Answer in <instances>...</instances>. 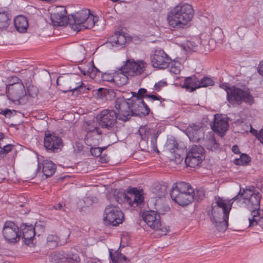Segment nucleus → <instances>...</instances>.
Wrapping results in <instances>:
<instances>
[{
    "label": "nucleus",
    "instance_id": "nucleus-1",
    "mask_svg": "<svg viewBox=\"0 0 263 263\" xmlns=\"http://www.w3.org/2000/svg\"><path fill=\"white\" fill-rule=\"evenodd\" d=\"M115 108L117 111V115L119 120L126 122L129 120L132 116L139 114L140 110L143 107L145 108V115H148L150 111L147 104L140 99H126L124 97L117 98L115 103Z\"/></svg>",
    "mask_w": 263,
    "mask_h": 263
},
{
    "label": "nucleus",
    "instance_id": "nucleus-2",
    "mask_svg": "<svg viewBox=\"0 0 263 263\" xmlns=\"http://www.w3.org/2000/svg\"><path fill=\"white\" fill-rule=\"evenodd\" d=\"M194 16L192 6L187 3H180L168 11L166 20L168 25L174 29L184 28Z\"/></svg>",
    "mask_w": 263,
    "mask_h": 263
},
{
    "label": "nucleus",
    "instance_id": "nucleus-3",
    "mask_svg": "<svg viewBox=\"0 0 263 263\" xmlns=\"http://www.w3.org/2000/svg\"><path fill=\"white\" fill-rule=\"evenodd\" d=\"M241 191V189L238 194L231 199L227 200L228 204L232 206L236 202L239 206H245L251 212L253 210H259L261 195L257 189L252 185L247 186Z\"/></svg>",
    "mask_w": 263,
    "mask_h": 263
},
{
    "label": "nucleus",
    "instance_id": "nucleus-4",
    "mask_svg": "<svg viewBox=\"0 0 263 263\" xmlns=\"http://www.w3.org/2000/svg\"><path fill=\"white\" fill-rule=\"evenodd\" d=\"M231 208L227 200L219 197H215V202L212 206L211 219L218 231L224 232L227 230Z\"/></svg>",
    "mask_w": 263,
    "mask_h": 263
},
{
    "label": "nucleus",
    "instance_id": "nucleus-5",
    "mask_svg": "<svg viewBox=\"0 0 263 263\" xmlns=\"http://www.w3.org/2000/svg\"><path fill=\"white\" fill-rule=\"evenodd\" d=\"M170 196L173 201L183 206L193 201L195 193L189 183L179 182L173 184Z\"/></svg>",
    "mask_w": 263,
    "mask_h": 263
},
{
    "label": "nucleus",
    "instance_id": "nucleus-6",
    "mask_svg": "<svg viewBox=\"0 0 263 263\" xmlns=\"http://www.w3.org/2000/svg\"><path fill=\"white\" fill-rule=\"evenodd\" d=\"M71 16L73 21L70 23L71 28L77 32L92 28L98 20L87 9L76 12Z\"/></svg>",
    "mask_w": 263,
    "mask_h": 263
},
{
    "label": "nucleus",
    "instance_id": "nucleus-7",
    "mask_svg": "<svg viewBox=\"0 0 263 263\" xmlns=\"http://www.w3.org/2000/svg\"><path fill=\"white\" fill-rule=\"evenodd\" d=\"M14 79L15 82L6 85V93L9 99L15 104H24L28 100L25 87L18 78Z\"/></svg>",
    "mask_w": 263,
    "mask_h": 263
},
{
    "label": "nucleus",
    "instance_id": "nucleus-8",
    "mask_svg": "<svg viewBox=\"0 0 263 263\" xmlns=\"http://www.w3.org/2000/svg\"><path fill=\"white\" fill-rule=\"evenodd\" d=\"M227 99L232 105H239L242 102L251 105L254 102L248 89H241L234 86L228 90Z\"/></svg>",
    "mask_w": 263,
    "mask_h": 263
},
{
    "label": "nucleus",
    "instance_id": "nucleus-9",
    "mask_svg": "<svg viewBox=\"0 0 263 263\" xmlns=\"http://www.w3.org/2000/svg\"><path fill=\"white\" fill-rule=\"evenodd\" d=\"M123 219V213L118 206L110 204L105 208L103 216L105 225L117 226L122 223Z\"/></svg>",
    "mask_w": 263,
    "mask_h": 263
},
{
    "label": "nucleus",
    "instance_id": "nucleus-10",
    "mask_svg": "<svg viewBox=\"0 0 263 263\" xmlns=\"http://www.w3.org/2000/svg\"><path fill=\"white\" fill-rule=\"evenodd\" d=\"M118 117L116 112L112 109H105L101 110L97 115L96 120L98 125L103 128L112 129Z\"/></svg>",
    "mask_w": 263,
    "mask_h": 263
},
{
    "label": "nucleus",
    "instance_id": "nucleus-11",
    "mask_svg": "<svg viewBox=\"0 0 263 263\" xmlns=\"http://www.w3.org/2000/svg\"><path fill=\"white\" fill-rule=\"evenodd\" d=\"M205 159V151L200 145L192 146L187 153L185 162L191 167H195L199 165Z\"/></svg>",
    "mask_w": 263,
    "mask_h": 263
},
{
    "label": "nucleus",
    "instance_id": "nucleus-12",
    "mask_svg": "<svg viewBox=\"0 0 263 263\" xmlns=\"http://www.w3.org/2000/svg\"><path fill=\"white\" fill-rule=\"evenodd\" d=\"M2 232L5 241L11 244L18 241L21 235L18 226L11 221H6L4 223Z\"/></svg>",
    "mask_w": 263,
    "mask_h": 263
},
{
    "label": "nucleus",
    "instance_id": "nucleus-13",
    "mask_svg": "<svg viewBox=\"0 0 263 263\" xmlns=\"http://www.w3.org/2000/svg\"><path fill=\"white\" fill-rule=\"evenodd\" d=\"M123 70L130 76H138L142 73L147 67V63L142 60L135 61L128 59L124 62Z\"/></svg>",
    "mask_w": 263,
    "mask_h": 263
},
{
    "label": "nucleus",
    "instance_id": "nucleus-14",
    "mask_svg": "<svg viewBox=\"0 0 263 263\" xmlns=\"http://www.w3.org/2000/svg\"><path fill=\"white\" fill-rule=\"evenodd\" d=\"M151 61L154 67L158 69H165L171 62V58L163 50L158 49L152 52Z\"/></svg>",
    "mask_w": 263,
    "mask_h": 263
},
{
    "label": "nucleus",
    "instance_id": "nucleus-15",
    "mask_svg": "<svg viewBox=\"0 0 263 263\" xmlns=\"http://www.w3.org/2000/svg\"><path fill=\"white\" fill-rule=\"evenodd\" d=\"M49 261L53 263H79L80 258L77 253L69 252L65 253L64 251L53 252L49 255Z\"/></svg>",
    "mask_w": 263,
    "mask_h": 263
},
{
    "label": "nucleus",
    "instance_id": "nucleus-16",
    "mask_svg": "<svg viewBox=\"0 0 263 263\" xmlns=\"http://www.w3.org/2000/svg\"><path fill=\"white\" fill-rule=\"evenodd\" d=\"M63 146V140L61 137L55 134H45L44 147L47 151L53 153L58 152L61 150Z\"/></svg>",
    "mask_w": 263,
    "mask_h": 263
},
{
    "label": "nucleus",
    "instance_id": "nucleus-17",
    "mask_svg": "<svg viewBox=\"0 0 263 263\" xmlns=\"http://www.w3.org/2000/svg\"><path fill=\"white\" fill-rule=\"evenodd\" d=\"M138 133L143 140L151 139V147L154 151L159 152L157 148V140L160 132L154 128H150L148 126H141Z\"/></svg>",
    "mask_w": 263,
    "mask_h": 263
},
{
    "label": "nucleus",
    "instance_id": "nucleus-18",
    "mask_svg": "<svg viewBox=\"0 0 263 263\" xmlns=\"http://www.w3.org/2000/svg\"><path fill=\"white\" fill-rule=\"evenodd\" d=\"M144 221L151 229L158 230L161 226L160 216L156 211L149 210L144 211L142 214Z\"/></svg>",
    "mask_w": 263,
    "mask_h": 263
},
{
    "label": "nucleus",
    "instance_id": "nucleus-19",
    "mask_svg": "<svg viewBox=\"0 0 263 263\" xmlns=\"http://www.w3.org/2000/svg\"><path fill=\"white\" fill-rule=\"evenodd\" d=\"M52 23L55 26H63L68 22L67 11L65 7L57 6L50 15Z\"/></svg>",
    "mask_w": 263,
    "mask_h": 263
},
{
    "label": "nucleus",
    "instance_id": "nucleus-20",
    "mask_svg": "<svg viewBox=\"0 0 263 263\" xmlns=\"http://www.w3.org/2000/svg\"><path fill=\"white\" fill-rule=\"evenodd\" d=\"M129 195L125 193L121 195L124 199V201L127 202L129 205L136 207L140 205L143 202V196L140 191L137 188H132L128 191Z\"/></svg>",
    "mask_w": 263,
    "mask_h": 263
},
{
    "label": "nucleus",
    "instance_id": "nucleus-21",
    "mask_svg": "<svg viewBox=\"0 0 263 263\" xmlns=\"http://www.w3.org/2000/svg\"><path fill=\"white\" fill-rule=\"evenodd\" d=\"M213 130L220 136H223L229 127L228 122L225 117L221 115L214 116L213 124L211 126Z\"/></svg>",
    "mask_w": 263,
    "mask_h": 263
},
{
    "label": "nucleus",
    "instance_id": "nucleus-22",
    "mask_svg": "<svg viewBox=\"0 0 263 263\" xmlns=\"http://www.w3.org/2000/svg\"><path fill=\"white\" fill-rule=\"evenodd\" d=\"M78 68L82 74L88 76L92 79H94L98 73H100L95 66L92 60L80 64Z\"/></svg>",
    "mask_w": 263,
    "mask_h": 263
},
{
    "label": "nucleus",
    "instance_id": "nucleus-23",
    "mask_svg": "<svg viewBox=\"0 0 263 263\" xmlns=\"http://www.w3.org/2000/svg\"><path fill=\"white\" fill-rule=\"evenodd\" d=\"M185 132L190 140L194 142L198 141L203 135L202 129L195 125L189 126Z\"/></svg>",
    "mask_w": 263,
    "mask_h": 263
},
{
    "label": "nucleus",
    "instance_id": "nucleus-24",
    "mask_svg": "<svg viewBox=\"0 0 263 263\" xmlns=\"http://www.w3.org/2000/svg\"><path fill=\"white\" fill-rule=\"evenodd\" d=\"M109 40L111 46L117 49L122 48L126 42L125 36L121 32L115 33Z\"/></svg>",
    "mask_w": 263,
    "mask_h": 263
},
{
    "label": "nucleus",
    "instance_id": "nucleus-25",
    "mask_svg": "<svg viewBox=\"0 0 263 263\" xmlns=\"http://www.w3.org/2000/svg\"><path fill=\"white\" fill-rule=\"evenodd\" d=\"M22 227L23 238L26 243L32 242L35 234L34 227L32 225L24 224L22 226Z\"/></svg>",
    "mask_w": 263,
    "mask_h": 263
},
{
    "label": "nucleus",
    "instance_id": "nucleus-26",
    "mask_svg": "<svg viewBox=\"0 0 263 263\" xmlns=\"http://www.w3.org/2000/svg\"><path fill=\"white\" fill-rule=\"evenodd\" d=\"M249 227L258 225L263 229V217L260 210H253L251 217L249 218Z\"/></svg>",
    "mask_w": 263,
    "mask_h": 263
},
{
    "label": "nucleus",
    "instance_id": "nucleus-27",
    "mask_svg": "<svg viewBox=\"0 0 263 263\" xmlns=\"http://www.w3.org/2000/svg\"><path fill=\"white\" fill-rule=\"evenodd\" d=\"M124 71L123 65L116 73H114V83L119 86L124 85L128 82L129 75Z\"/></svg>",
    "mask_w": 263,
    "mask_h": 263
},
{
    "label": "nucleus",
    "instance_id": "nucleus-28",
    "mask_svg": "<svg viewBox=\"0 0 263 263\" xmlns=\"http://www.w3.org/2000/svg\"><path fill=\"white\" fill-rule=\"evenodd\" d=\"M42 172L46 178L53 175L56 170V165L51 161L45 160L42 163Z\"/></svg>",
    "mask_w": 263,
    "mask_h": 263
},
{
    "label": "nucleus",
    "instance_id": "nucleus-29",
    "mask_svg": "<svg viewBox=\"0 0 263 263\" xmlns=\"http://www.w3.org/2000/svg\"><path fill=\"white\" fill-rule=\"evenodd\" d=\"M183 87L190 92L193 91L199 88V80L195 76L187 77L184 80Z\"/></svg>",
    "mask_w": 263,
    "mask_h": 263
},
{
    "label": "nucleus",
    "instance_id": "nucleus-30",
    "mask_svg": "<svg viewBox=\"0 0 263 263\" xmlns=\"http://www.w3.org/2000/svg\"><path fill=\"white\" fill-rule=\"evenodd\" d=\"M14 23L16 29L20 32L26 31L28 26L26 17L22 15L16 16L14 18Z\"/></svg>",
    "mask_w": 263,
    "mask_h": 263
},
{
    "label": "nucleus",
    "instance_id": "nucleus-31",
    "mask_svg": "<svg viewBox=\"0 0 263 263\" xmlns=\"http://www.w3.org/2000/svg\"><path fill=\"white\" fill-rule=\"evenodd\" d=\"M109 255L112 263H121L123 261H126L127 258L126 256L119 251V248L118 250H114L109 249Z\"/></svg>",
    "mask_w": 263,
    "mask_h": 263
},
{
    "label": "nucleus",
    "instance_id": "nucleus-32",
    "mask_svg": "<svg viewBox=\"0 0 263 263\" xmlns=\"http://www.w3.org/2000/svg\"><path fill=\"white\" fill-rule=\"evenodd\" d=\"M10 22L9 14L5 11L0 10V28H7Z\"/></svg>",
    "mask_w": 263,
    "mask_h": 263
},
{
    "label": "nucleus",
    "instance_id": "nucleus-33",
    "mask_svg": "<svg viewBox=\"0 0 263 263\" xmlns=\"http://www.w3.org/2000/svg\"><path fill=\"white\" fill-rule=\"evenodd\" d=\"M167 68L171 73L178 74L180 72L181 65L179 62L175 61H172L171 59V62Z\"/></svg>",
    "mask_w": 263,
    "mask_h": 263
},
{
    "label": "nucleus",
    "instance_id": "nucleus-34",
    "mask_svg": "<svg viewBox=\"0 0 263 263\" xmlns=\"http://www.w3.org/2000/svg\"><path fill=\"white\" fill-rule=\"evenodd\" d=\"M59 237L56 235H49L47 238V246L49 249H54L58 245Z\"/></svg>",
    "mask_w": 263,
    "mask_h": 263
},
{
    "label": "nucleus",
    "instance_id": "nucleus-35",
    "mask_svg": "<svg viewBox=\"0 0 263 263\" xmlns=\"http://www.w3.org/2000/svg\"><path fill=\"white\" fill-rule=\"evenodd\" d=\"M250 161L251 158L248 155L241 154L239 158L234 160V163L237 165H246L248 164Z\"/></svg>",
    "mask_w": 263,
    "mask_h": 263
},
{
    "label": "nucleus",
    "instance_id": "nucleus-36",
    "mask_svg": "<svg viewBox=\"0 0 263 263\" xmlns=\"http://www.w3.org/2000/svg\"><path fill=\"white\" fill-rule=\"evenodd\" d=\"M153 193L156 198H161L167 193V186L166 185H160L157 186Z\"/></svg>",
    "mask_w": 263,
    "mask_h": 263
},
{
    "label": "nucleus",
    "instance_id": "nucleus-37",
    "mask_svg": "<svg viewBox=\"0 0 263 263\" xmlns=\"http://www.w3.org/2000/svg\"><path fill=\"white\" fill-rule=\"evenodd\" d=\"M147 90L145 88H140L139 90L138 91L137 93L136 92H132V97H131V99H133L134 101L136 100V99H140L142 100L143 98H147V96H148L149 94H147Z\"/></svg>",
    "mask_w": 263,
    "mask_h": 263
},
{
    "label": "nucleus",
    "instance_id": "nucleus-38",
    "mask_svg": "<svg viewBox=\"0 0 263 263\" xmlns=\"http://www.w3.org/2000/svg\"><path fill=\"white\" fill-rule=\"evenodd\" d=\"M214 82L212 78L208 77H204L199 81V86L200 87H206L210 86H213Z\"/></svg>",
    "mask_w": 263,
    "mask_h": 263
},
{
    "label": "nucleus",
    "instance_id": "nucleus-39",
    "mask_svg": "<svg viewBox=\"0 0 263 263\" xmlns=\"http://www.w3.org/2000/svg\"><path fill=\"white\" fill-rule=\"evenodd\" d=\"M86 124L87 127H85V130L87 132L88 134H89V133H92L97 135L101 134L100 128L93 125H91L90 124H88L87 123H86Z\"/></svg>",
    "mask_w": 263,
    "mask_h": 263
},
{
    "label": "nucleus",
    "instance_id": "nucleus-40",
    "mask_svg": "<svg viewBox=\"0 0 263 263\" xmlns=\"http://www.w3.org/2000/svg\"><path fill=\"white\" fill-rule=\"evenodd\" d=\"M207 148L212 151H215L219 148V144L214 138L209 140L207 144Z\"/></svg>",
    "mask_w": 263,
    "mask_h": 263
},
{
    "label": "nucleus",
    "instance_id": "nucleus-41",
    "mask_svg": "<svg viewBox=\"0 0 263 263\" xmlns=\"http://www.w3.org/2000/svg\"><path fill=\"white\" fill-rule=\"evenodd\" d=\"M13 145L12 144H6L4 145L3 144V143H2V148H0V154L5 155L7 154L8 152L11 151L12 149Z\"/></svg>",
    "mask_w": 263,
    "mask_h": 263
},
{
    "label": "nucleus",
    "instance_id": "nucleus-42",
    "mask_svg": "<svg viewBox=\"0 0 263 263\" xmlns=\"http://www.w3.org/2000/svg\"><path fill=\"white\" fill-rule=\"evenodd\" d=\"M85 87V86H84V83L81 81H80L76 84L75 86L70 87V90L73 92L77 90L79 92H81L82 91H83V88Z\"/></svg>",
    "mask_w": 263,
    "mask_h": 263
},
{
    "label": "nucleus",
    "instance_id": "nucleus-43",
    "mask_svg": "<svg viewBox=\"0 0 263 263\" xmlns=\"http://www.w3.org/2000/svg\"><path fill=\"white\" fill-rule=\"evenodd\" d=\"M167 85V83L164 81H160L156 83L154 85V89L157 91H159L161 88Z\"/></svg>",
    "mask_w": 263,
    "mask_h": 263
},
{
    "label": "nucleus",
    "instance_id": "nucleus-44",
    "mask_svg": "<svg viewBox=\"0 0 263 263\" xmlns=\"http://www.w3.org/2000/svg\"><path fill=\"white\" fill-rule=\"evenodd\" d=\"M147 99H148L149 101L151 102H154L156 100L160 101V104H162V101H163L164 100V99H162L160 96L154 95H148L147 96Z\"/></svg>",
    "mask_w": 263,
    "mask_h": 263
},
{
    "label": "nucleus",
    "instance_id": "nucleus-45",
    "mask_svg": "<svg viewBox=\"0 0 263 263\" xmlns=\"http://www.w3.org/2000/svg\"><path fill=\"white\" fill-rule=\"evenodd\" d=\"M102 78L104 81L114 82V74L112 76L111 74L105 73L102 74Z\"/></svg>",
    "mask_w": 263,
    "mask_h": 263
},
{
    "label": "nucleus",
    "instance_id": "nucleus-46",
    "mask_svg": "<svg viewBox=\"0 0 263 263\" xmlns=\"http://www.w3.org/2000/svg\"><path fill=\"white\" fill-rule=\"evenodd\" d=\"M90 153L92 155L95 157H98L101 155L102 151L99 147H96L94 148H91Z\"/></svg>",
    "mask_w": 263,
    "mask_h": 263
},
{
    "label": "nucleus",
    "instance_id": "nucleus-47",
    "mask_svg": "<svg viewBox=\"0 0 263 263\" xmlns=\"http://www.w3.org/2000/svg\"><path fill=\"white\" fill-rule=\"evenodd\" d=\"M256 138L259 140L263 145V129H261L256 136Z\"/></svg>",
    "mask_w": 263,
    "mask_h": 263
},
{
    "label": "nucleus",
    "instance_id": "nucleus-48",
    "mask_svg": "<svg viewBox=\"0 0 263 263\" xmlns=\"http://www.w3.org/2000/svg\"><path fill=\"white\" fill-rule=\"evenodd\" d=\"M1 113L6 117H9L12 114V111L9 109H6L2 110Z\"/></svg>",
    "mask_w": 263,
    "mask_h": 263
},
{
    "label": "nucleus",
    "instance_id": "nucleus-49",
    "mask_svg": "<svg viewBox=\"0 0 263 263\" xmlns=\"http://www.w3.org/2000/svg\"><path fill=\"white\" fill-rule=\"evenodd\" d=\"M220 87L224 89L227 92V96L228 95V90L232 89V87L229 86L226 83H222L220 84Z\"/></svg>",
    "mask_w": 263,
    "mask_h": 263
},
{
    "label": "nucleus",
    "instance_id": "nucleus-50",
    "mask_svg": "<svg viewBox=\"0 0 263 263\" xmlns=\"http://www.w3.org/2000/svg\"><path fill=\"white\" fill-rule=\"evenodd\" d=\"M187 46L191 50H194L197 46V44L195 43H192V42L189 41L187 43Z\"/></svg>",
    "mask_w": 263,
    "mask_h": 263
},
{
    "label": "nucleus",
    "instance_id": "nucleus-51",
    "mask_svg": "<svg viewBox=\"0 0 263 263\" xmlns=\"http://www.w3.org/2000/svg\"><path fill=\"white\" fill-rule=\"evenodd\" d=\"M258 72L260 75L263 76V61L259 63L258 67Z\"/></svg>",
    "mask_w": 263,
    "mask_h": 263
},
{
    "label": "nucleus",
    "instance_id": "nucleus-52",
    "mask_svg": "<svg viewBox=\"0 0 263 263\" xmlns=\"http://www.w3.org/2000/svg\"><path fill=\"white\" fill-rule=\"evenodd\" d=\"M232 151L235 154H239L240 153L239 148L237 145H234L232 146Z\"/></svg>",
    "mask_w": 263,
    "mask_h": 263
},
{
    "label": "nucleus",
    "instance_id": "nucleus-53",
    "mask_svg": "<svg viewBox=\"0 0 263 263\" xmlns=\"http://www.w3.org/2000/svg\"><path fill=\"white\" fill-rule=\"evenodd\" d=\"M250 133H251L253 135L255 136V137L257 136V134H258V132L256 129H255L253 128L252 127V126H250Z\"/></svg>",
    "mask_w": 263,
    "mask_h": 263
},
{
    "label": "nucleus",
    "instance_id": "nucleus-54",
    "mask_svg": "<svg viewBox=\"0 0 263 263\" xmlns=\"http://www.w3.org/2000/svg\"><path fill=\"white\" fill-rule=\"evenodd\" d=\"M62 205L61 203H59L57 205L53 206L52 208L55 210H62Z\"/></svg>",
    "mask_w": 263,
    "mask_h": 263
},
{
    "label": "nucleus",
    "instance_id": "nucleus-55",
    "mask_svg": "<svg viewBox=\"0 0 263 263\" xmlns=\"http://www.w3.org/2000/svg\"><path fill=\"white\" fill-rule=\"evenodd\" d=\"M4 135L3 133H0V148L2 147V143L4 141Z\"/></svg>",
    "mask_w": 263,
    "mask_h": 263
},
{
    "label": "nucleus",
    "instance_id": "nucleus-56",
    "mask_svg": "<svg viewBox=\"0 0 263 263\" xmlns=\"http://www.w3.org/2000/svg\"><path fill=\"white\" fill-rule=\"evenodd\" d=\"M161 231H162V232H164V233H163V234H165V235H166V233H167V232H168V228H162V229H161Z\"/></svg>",
    "mask_w": 263,
    "mask_h": 263
},
{
    "label": "nucleus",
    "instance_id": "nucleus-57",
    "mask_svg": "<svg viewBox=\"0 0 263 263\" xmlns=\"http://www.w3.org/2000/svg\"><path fill=\"white\" fill-rule=\"evenodd\" d=\"M104 90V89H103V88H99V89H98V93H99V92H100V91H102V90ZM99 93H98V96H99Z\"/></svg>",
    "mask_w": 263,
    "mask_h": 263
},
{
    "label": "nucleus",
    "instance_id": "nucleus-58",
    "mask_svg": "<svg viewBox=\"0 0 263 263\" xmlns=\"http://www.w3.org/2000/svg\"><path fill=\"white\" fill-rule=\"evenodd\" d=\"M40 169L41 168V165H40L39 163H38V167H37V170L39 169Z\"/></svg>",
    "mask_w": 263,
    "mask_h": 263
}]
</instances>
